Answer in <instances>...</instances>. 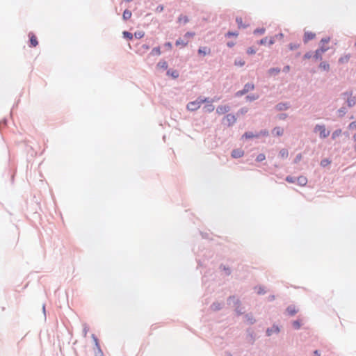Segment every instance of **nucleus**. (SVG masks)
<instances>
[{
  "mask_svg": "<svg viewBox=\"0 0 356 356\" xmlns=\"http://www.w3.org/2000/svg\"><path fill=\"white\" fill-rule=\"evenodd\" d=\"M209 99L207 98H202L199 97L195 101L191 102L187 104V109L191 111H195L200 108L201 105L203 103L208 102Z\"/></svg>",
  "mask_w": 356,
  "mask_h": 356,
  "instance_id": "obj_1",
  "label": "nucleus"
},
{
  "mask_svg": "<svg viewBox=\"0 0 356 356\" xmlns=\"http://www.w3.org/2000/svg\"><path fill=\"white\" fill-rule=\"evenodd\" d=\"M236 121V118L233 114H227L222 119V123L227 127L233 125Z\"/></svg>",
  "mask_w": 356,
  "mask_h": 356,
  "instance_id": "obj_2",
  "label": "nucleus"
},
{
  "mask_svg": "<svg viewBox=\"0 0 356 356\" xmlns=\"http://www.w3.org/2000/svg\"><path fill=\"white\" fill-rule=\"evenodd\" d=\"M314 131L319 132L320 137L325 138L330 135V131H327L324 125H316Z\"/></svg>",
  "mask_w": 356,
  "mask_h": 356,
  "instance_id": "obj_3",
  "label": "nucleus"
},
{
  "mask_svg": "<svg viewBox=\"0 0 356 356\" xmlns=\"http://www.w3.org/2000/svg\"><path fill=\"white\" fill-rule=\"evenodd\" d=\"M254 89V85L252 83H248L245 85L244 88L242 90H240L237 92V95H243L245 93L248 92L249 91H251Z\"/></svg>",
  "mask_w": 356,
  "mask_h": 356,
  "instance_id": "obj_4",
  "label": "nucleus"
},
{
  "mask_svg": "<svg viewBox=\"0 0 356 356\" xmlns=\"http://www.w3.org/2000/svg\"><path fill=\"white\" fill-rule=\"evenodd\" d=\"M230 110V107L227 105H220L218 106L216 108V113L218 115H223L229 112Z\"/></svg>",
  "mask_w": 356,
  "mask_h": 356,
  "instance_id": "obj_5",
  "label": "nucleus"
},
{
  "mask_svg": "<svg viewBox=\"0 0 356 356\" xmlns=\"http://www.w3.org/2000/svg\"><path fill=\"white\" fill-rule=\"evenodd\" d=\"M330 38H323L321 41V46L318 49H320L321 51L323 52V54L329 49V47L325 46V44H327L330 42Z\"/></svg>",
  "mask_w": 356,
  "mask_h": 356,
  "instance_id": "obj_6",
  "label": "nucleus"
},
{
  "mask_svg": "<svg viewBox=\"0 0 356 356\" xmlns=\"http://www.w3.org/2000/svg\"><path fill=\"white\" fill-rule=\"evenodd\" d=\"M29 38H30V47H35L38 44V42L37 40L36 36L33 33H30L29 34Z\"/></svg>",
  "mask_w": 356,
  "mask_h": 356,
  "instance_id": "obj_7",
  "label": "nucleus"
},
{
  "mask_svg": "<svg viewBox=\"0 0 356 356\" xmlns=\"http://www.w3.org/2000/svg\"><path fill=\"white\" fill-rule=\"evenodd\" d=\"M244 152L241 149H234L232 152V156L233 158H241L243 156Z\"/></svg>",
  "mask_w": 356,
  "mask_h": 356,
  "instance_id": "obj_8",
  "label": "nucleus"
},
{
  "mask_svg": "<svg viewBox=\"0 0 356 356\" xmlns=\"http://www.w3.org/2000/svg\"><path fill=\"white\" fill-rule=\"evenodd\" d=\"M198 53L203 56L209 55L211 54V49L207 47H202L199 48Z\"/></svg>",
  "mask_w": 356,
  "mask_h": 356,
  "instance_id": "obj_9",
  "label": "nucleus"
},
{
  "mask_svg": "<svg viewBox=\"0 0 356 356\" xmlns=\"http://www.w3.org/2000/svg\"><path fill=\"white\" fill-rule=\"evenodd\" d=\"M283 133H284V129L282 127H275L272 131V134L275 136H280L283 134Z\"/></svg>",
  "mask_w": 356,
  "mask_h": 356,
  "instance_id": "obj_10",
  "label": "nucleus"
},
{
  "mask_svg": "<svg viewBox=\"0 0 356 356\" xmlns=\"http://www.w3.org/2000/svg\"><path fill=\"white\" fill-rule=\"evenodd\" d=\"M296 181H297L298 184H299L300 186H304L307 183V179L306 177L300 176L297 178Z\"/></svg>",
  "mask_w": 356,
  "mask_h": 356,
  "instance_id": "obj_11",
  "label": "nucleus"
},
{
  "mask_svg": "<svg viewBox=\"0 0 356 356\" xmlns=\"http://www.w3.org/2000/svg\"><path fill=\"white\" fill-rule=\"evenodd\" d=\"M213 101H209L207 103H210L204 106L205 112L211 113L214 111V106L212 104Z\"/></svg>",
  "mask_w": 356,
  "mask_h": 356,
  "instance_id": "obj_12",
  "label": "nucleus"
},
{
  "mask_svg": "<svg viewBox=\"0 0 356 356\" xmlns=\"http://www.w3.org/2000/svg\"><path fill=\"white\" fill-rule=\"evenodd\" d=\"M350 58V54H345L343 56H342L339 59V63L340 64H345V63H347L349 60Z\"/></svg>",
  "mask_w": 356,
  "mask_h": 356,
  "instance_id": "obj_13",
  "label": "nucleus"
},
{
  "mask_svg": "<svg viewBox=\"0 0 356 356\" xmlns=\"http://www.w3.org/2000/svg\"><path fill=\"white\" fill-rule=\"evenodd\" d=\"M286 312L290 316H293L297 313L298 309L295 306L290 305L287 307Z\"/></svg>",
  "mask_w": 356,
  "mask_h": 356,
  "instance_id": "obj_14",
  "label": "nucleus"
},
{
  "mask_svg": "<svg viewBox=\"0 0 356 356\" xmlns=\"http://www.w3.org/2000/svg\"><path fill=\"white\" fill-rule=\"evenodd\" d=\"M315 33H312V32H306L305 33V36H304V40L305 42H307L310 40H312L315 38Z\"/></svg>",
  "mask_w": 356,
  "mask_h": 356,
  "instance_id": "obj_15",
  "label": "nucleus"
},
{
  "mask_svg": "<svg viewBox=\"0 0 356 356\" xmlns=\"http://www.w3.org/2000/svg\"><path fill=\"white\" fill-rule=\"evenodd\" d=\"M132 14L131 12L129 10H125L122 15V18L124 20H127L131 18Z\"/></svg>",
  "mask_w": 356,
  "mask_h": 356,
  "instance_id": "obj_16",
  "label": "nucleus"
},
{
  "mask_svg": "<svg viewBox=\"0 0 356 356\" xmlns=\"http://www.w3.org/2000/svg\"><path fill=\"white\" fill-rule=\"evenodd\" d=\"M319 67L325 71H328L330 70V65L327 62L321 63Z\"/></svg>",
  "mask_w": 356,
  "mask_h": 356,
  "instance_id": "obj_17",
  "label": "nucleus"
},
{
  "mask_svg": "<svg viewBox=\"0 0 356 356\" xmlns=\"http://www.w3.org/2000/svg\"><path fill=\"white\" fill-rule=\"evenodd\" d=\"M161 52L160 47H155V48H154V49L152 50V51H151V53H150V55H152V56H155V55H156V56H160V55H161Z\"/></svg>",
  "mask_w": 356,
  "mask_h": 356,
  "instance_id": "obj_18",
  "label": "nucleus"
},
{
  "mask_svg": "<svg viewBox=\"0 0 356 356\" xmlns=\"http://www.w3.org/2000/svg\"><path fill=\"white\" fill-rule=\"evenodd\" d=\"M188 43V40H183L181 39H179L176 41V45L177 46H182V47H186Z\"/></svg>",
  "mask_w": 356,
  "mask_h": 356,
  "instance_id": "obj_19",
  "label": "nucleus"
},
{
  "mask_svg": "<svg viewBox=\"0 0 356 356\" xmlns=\"http://www.w3.org/2000/svg\"><path fill=\"white\" fill-rule=\"evenodd\" d=\"M236 22L239 28H245L247 26L243 23V19L241 17H236Z\"/></svg>",
  "mask_w": 356,
  "mask_h": 356,
  "instance_id": "obj_20",
  "label": "nucleus"
},
{
  "mask_svg": "<svg viewBox=\"0 0 356 356\" xmlns=\"http://www.w3.org/2000/svg\"><path fill=\"white\" fill-rule=\"evenodd\" d=\"M234 65L238 67H242L245 65V61L241 58L236 59L234 61Z\"/></svg>",
  "mask_w": 356,
  "mask_h": 356,
  "instance_id": "obj_21",
  "label": "nucleus"
},
{
  "mask_svg": "<svg viewBox=\"0 0 356 356\" xmlns=\"http://www.w3.org/2000/svg\"><path fill=\"white\" fill-rule=\"evenodd\" d=\"M323 53L321 51L320 49H317L316 51H315V54H314V58L316 59V60H318V59H321L322 58V56H323Z\"/></svg>",
  "mask_w": 356,
  "mask_h": 356,
  "instance_id": "obj_22",
  "label": "nucleus"
},
{
  "mask_svg": "<svg viewBox=\"0 0 356 356\" xmlns=\"http://www.w3.org/2000/svg\"><path fill=\"white\" fill-rule=\"evenodd\" d=\"M159 68L167 69L168 63L165 61H160L157 64Z\"/></svg>",
  "mask_w": 356,
  "mask_h": 356,
  "instance_id": "obj_23",
  "label": "nucleus"
},
{
  "mask_svg": "<svg viewBox=\"0 0 356 356\" xmlns=\"http://www.w3.org/2000/svg\"><path fill=\"white\" fill-rule=\"evenodd\" d=\"M288 154H289V152H288V150L286 149H282L280 152V155L282 158H286L288 156Z\"/></svg>",
  "mask_w": 356,
  "mask_h": 356,
  "instance_id": "obj_24",
  "label": "nucleus"
},
{
  "mask_svg": "<svg viewBox=\"0 0 356 356\" xmlns=\"http://www.w3.org/2000/svg\"><path fill=\"white\" fill-rule=\"evenodd\" d=\"M149 49V47L147 44H143L141 46L139 51H140V54L145 53V51H148Z\"/></svg>",
  "mask_w": 356,
  "mask_h": 356,
  "instance_id": "obj_25",
  "label": "nucleus"
},
{
  "mask_svg": "<svg viewBox=\"0 0 356 356\" xmlns=\"http://www.w3.org/2000/svg\"><path fill=\"white\" fill-rule=\"evenodd\" d=\"M123 35H124V38H128L129 40H131L133 38L132 33H130V32H128V31H124L123 32Z\"/></svg>",
  "mask_w": 356,
  "mask_h": 356,
  "instance_id": "obj_26",
  "label": "nucleus"
},
{
  "mask_svg": "<svg viewBox=\"0 0 356 356\" xmlns=\"http://www.w3.org/2000/svg\"><path fill=\"white\" fill-rule=\"evenodd\" d=\"M255 136L252 134V133H250V132H246L243 134V138H245L247 139L248 138H254Z\"/></svg>",
  "mask_w": 356,
  "mask_h": 356,
  "instance_id": "obj_27",
  "label": "nucleus"
},
{
  "mask_svg": "<svg viewBox=\"0 0 356 356\" xmlns=\"http://www.w3.org/2000/svg\"><path fill=\"white\" fill-rule=\"evenodd\" d=\"M341 129L336 130L335 131L333 132L332 137L333 139H334L337 137L341 135Z\"/></svg>",
  "mask_w": 356,
  "mask_h": 356,
  "instance_id": "obj_28",
  "label": "nucleus"
},
{
  "mask_svg": "<svg viewBox=\"0 0 356 356\" xmlns=\"http://www.w3.org/2000/svg\"><path fill=\"white\" fill-rule=\"evenodd\" d=\"M194 35H195V33H194L187 32V33L184 35V38H186V40H188V41H189V39H190L191 38H193Z\"/></svg>",
  "mask_w": 356,
  "mask_h": 356,
  "instance_id": "obj_29",
  "label": "nucleus"
},
{
  "mask_svg": "<svg viewBox=\"0 0 356 356\" xmlns=\"http://www.w3.org/2000/svg\"><path fill=\"white\" fill-rule=\"evenodd\" d=\"M179 22L184 23H187L188 22V19L186 16H181L179 17Z\"/></svg>",
  "mask_w": 356,
  "mask_h": 356,
  "instance_id": "obj_30",
  "label": "nucleus"
},
{
  "mask_svg": "<svg viewBox=\"0 0 356 356\" xmlns=\"http://www.w3.org/2000/svg\"><path fill=\"white\" fill-rule=\"evenodd\" d=\"M293 326L296 328V329H299L301 326V324L300 323L299 321H294L293 322Z\"/></svg>",
  "mask_w": 356,
  "mask_h": 356,
  "instance_id": "obj_31",
  "label": "nucleus"
},
{
  "mask_svg": "<svg viewBox=\"0 0 356 356\" xmlns=\"http://www.w3.org/2000/svg\"><path fill=\"white\" fill-rule=\"evenodd\" d=\"M286 180L289 182V183H294L296 181L297 179H296L295 177H287L286 178Z\"/></svg>",
  "mask_w": 356,
  "mask_h": 356,
  "instance_id": "obj_32",
  "label": "nucleus"
},
{
  "mask_svg": "<svg viewBox=\"0 0 356 356\" xmlns=\"http://www.w3.org/2000/svg\"><path fill=\"white\" fill-rule=\"evenodd\" d=\"M278 110H284L287 108V106L284 104H280L277 106Z\"/></svg>",
  "mask_w": 356,
  "mask_h": 356,
  "instance_id": "obj_33",
  "label": "nucleus"
},
{
  "mask_svg": "<svg viewBox=\"0 0 356 356\" xmlns=\"http://www.w3.org/2000/svg\"><path fill=\"white\" fill-rule=\"evenodd\" d=\"M92 338L94 339V341H95V343L97 348L99 350L100 347H99V343H98L97 338L94 334H92Z\"/></svg>",
  "mask_w": 356,
  "mask_h": 356,
  "instance_id": "obj_34",
  "label": "nucleus"
},
{
  "mask_svg": "<svg viewBox=\"0 0 356 356\" xmlns=\"http://www.w3.org/2000/svg\"><path fill=\"white\" fill-rule=\"evenodd\" d=\"M265 29H257L254 31V33L256 34V33H259V34H264L265 33Z\"/></svg>",
  "mask_w": 356,
  "mask_h": 356,
  "instance_id": "obj_35",
  "label": "nucleus"
},
{
  "mask_svg": "<svg viewBox=\"0 0 356 356\" xmlns=\"http://www.w3.org/2000/svg\"><path fill=\"white\" fill-rule=\"evenodd\" d=\"M134 35L137 38H141L143 37L144 33L143 32H138V33L136 32L134 33Z\"/></svg>",
  "mask_w": 356,
  "mask_h": 356,
  "instance_id": "obj_36",
  "label": "nucleus"
},
{
  "mask_svg": "<svg viewBox=\"0 0 356 356\" xmlns=\"http://www.w3.org/2000/svg\"><path fill=\"white\" fill-rule=\"evenodd\" d=\"M255 52H256V50L254 49V48H252V47H250L247 50V53L248 54H254Z\"/></svg>",
  "mask_w": 356,
  "mask_h": 356,
  "instance_id": "obj_37",
  "label": "nucleus"
},
{
  "mask_svg": "<svg viewBox=\"0 0 356 356\" xmlns=\"http://www.w3.org/2000/svg\"><path fill=\"white\" fill-rule=\"evenodd\" d=\"M348 104L349 106H353L355 104V101L354 99H350L348 100Z\"/></svg>",
  "mask_w": 356,
  "mask_h": 356,
  "instance_id": "obj_38",
  "label": "nucleus"
},
{
  "mask_svg": "<svg viewBox=\"0 0 356 356\" xmlns=\"http://www.w3.org/2000/svg\"><path fill=\"white\" fill-rule=\"evenodd\" d=\"M280 70H277L275 68H273L271 69L270 71H269V73L270 74H276L277 72H279Z\"/></svg>",
  "mask_w": 356,
  "mask_h": 356,
  "instance_id": "obj_39",
  "label": "nucleus"
},
{
  "mask_svg": "<svg viewBox=\"0 0 356 356\" xmlns=\"http://www.w3.org/2000/svg\"><path fill=\"white\" fill-rule=\"evenodd\" d=\"M349 129H356V122H353L349 124Z\"/></svg>",
  "mask_w": 356,
  "mask_h": 356,
  "instance_id": "obj_40",
  "label": "nucleus"
},
{
  "mask_svg": "<svg viewBox=\"0 0 356 356\" xmlns=\"http://www.w3.org/2000/svg\"><path fill=\"white\" fill-rule=\"evenodd\" d=\"M237 35H238V33H234V32H230L229 31V32H228L227 33V36H229V37H230V36H237Z\"/></svg>",
  "mask_w": 356,
  "mask_h": 356,
  "instance_id": "obj_41",
  "label": "nucleus"
},
{
  "mask_svg": "<svg viewBox=\"0 0 356 356\" xmlns=\"http://www.w3.org/2000/svg\"><path fill=\"white\" fill-rule=\"evenodd\" d=\"M172 76L174 78H177V77H178V76H179V73H178L177 71H174V72H172Z\"/></svg>",
  "mask_w": 356,
  "mask_h": 356,
  "instance_id": "obj_42",
  "label": "nucleus"
},
{
  "mask_svg": "<svg viewBox=\"0 0 356 356\" xmlns=\"http://www.w3.org/2000/svg\"><path fill=\"white\" fill-rule=\"evenodd\" d=\"M259 161H263L265 159V156L264 154L259 155L257 158Z\"/></svg>",
  "mask_w": 356,
  "mask_h": 356,
  "instance_id": "obj_43",
  "label": "nucleus"
},
{
  "mask_svg": "<svg viewBox=\"0 0 356 356\" xmlns=\"http://www.w3.org/2000/svg\"><path fill=\"white\" fill-rule=\"evenodd\" d=\"M165 46L167 47L169 49L172 48V44L170 42H166Z\"/></svg>",
  "mask_w": 356,
  "mask_h": 356,
  "instance_id": "obj_44",
  "label": "nucleus"
},
{
  "mask_svg": "<svg viewBox=\"0 0 356 356\" xmlns=\"http://www.w3.org/2000/svg\"><path fill=\"white\" fill-rule=\"evenodd\" d=\"M314 356H321V354L318 350H315L314 352Z\"/></svg>",
  "mask_w": 356,
  "mask_h": 356,
  "instance_id": "obj_45",
  "label": "nucleus"
},
{
  "mask_svg": "<svg viewBox=\"0 0 356 356\" xmlns=\"http://www.w3.org/2000/svg\"><path fill=\"white\" fill-rule=\"evenodd\" d=\"M304 57H305V58H311V54H310L309 53H307V54H306L304 56Z\"/></svg>",
  "mask_w": 356,
  "mask_h": 356,
  "instance_id": "obj_46",
  "label": "nucleus"
},
{
  "mask_svg": "<svg viewBox=\"0 0 356 356\" xmlns=\"http://www.w3.org/2000/svg\"><path fill=\"white\" fill-rule=\"evenodd\" d=\"M302 159V155L301 154H298L297 156H296V161H300V159Z\"/></svg>",
  "mask_w": 356,
  "mask_h": 356,
  "instance_id": "obj_47",
  "label": "nucleus"
},
{
  "mask_svg": "<svg viewBox=\"0 0 356 356\" xmlns=\"http://www.w3.org/2000/svg\"><path fill=\"white\" fill-rule=\"evenodd\" d=\"M234 45V43L232 42H229L227 43V46L229 47H232Z\"/></svg>",
  "mask_w": 356,
  "mask_h": 356,
  "instance_id": "obj_48",
  "label": "nucleus"
},
{
  "mask_svg": "<svg viewBox=\"0 0 356 356\" xmlns=\"http://www.w3.org/2000/svg\"><path fill=\"white\" fill-rule=\"evenodd\" d=\"M88 330V328L87 327H85V328H84V336H86Z\"/></svg>",
  "mask_w": 356,
  "mask_h": 356,
  "instance_id": "obj_49",
  "label": "nucleus"
},
{
  "mask_svg": "<svg viewBox=\"0 0 356 356\" xmlns=\"http://www.w3.org/2000/svg\"><path fill=\"white\" fill-rule=\"evenodd\" d=\"M273 328H274L273 332H279V327H275ZM270 332H273V330H271Z\"/></svg>",
  "mask_w": 356,
  "mask_h": 356,
  "instance_id": "obj_50",
  "label": "nucleus"
},
{
  "mask_svg": "<svg viewBox=\"0 0 356 356\" xmlns=\"http://www.w3.org/2000/svg\"><path fill=\"white\" fill-rule=\"evenodd\" d=\"M289 66L287 65V66L284 67V72H289Z\"/></svg>",
  "mask_w": 356,
  "mask_h": 356,
  "instance_id": "obj_51",
  "label": "nucleus"
},
{
  "mask_svg": "<svg viewBox=\"0 0 356 356\" xmlns=\"http://www.w3.org/2000/svg\"><path fill=\"white\" fill-rule=\"evenodd\" d=\"M224 270L227 271V274H229L230 273V271H229V268H227L225 267H224Z\"/></svg>",
  "mask_w": 356,
  "mask_h": 356,
  "instance_id": "obj_52",
  "label": "nucleus"
},
{
  "mask_svg": "<svg viewBox=\"0 0 356 356\" xmlns=\"http://www.w3.org/2000/svg\"><path fill=\"white\" fill-rule=\"evenodd\" d=\"M265 40H266V39H262V40H261L259 43H260V44H263V43L264 42Z\"/></svg>",
  "mask_w": 356,
  "mask_h": 356,
  "instance_id": "obj_53",
  "label": "nucleus"
},
{
  "mask_svg": "<svg viewBox=\"0 0 356 356\" xmlns=\"http://www.w3.org/2000/svg\"><path fill=\"white\" fill-rule=\"evenodd\" d=\"M159 10H163V6H159V7H158V9H159Z\"/></svg>",
  "mask_w": 356,
  "mask_h": 356,
  "instance_id": "obj_54",
  "label": "nucleus"
},
{
  "mask_svg": "<svg viewBox=\"0 0 356 356\" xmlns=\"http://www.w3.org/2000/svg\"><path fill=\"white\" fill-rule=\"evenodd\" d=\"M353 138H354L355 141H356V134L353 136Z\"/></svg>",
  "mask_w": 356,
  "mask_h": 356,
  "instance_id": "obj_55",
  "label": "nucleus"
},
{
  "mask_svg": "<svg viewBox=\"0 0 356 356\" xmlns=\"http://www.w3.org/2000/svg\"><path fill=\"white\" fill-rule=\"evenodd\" d=\"M355 151H356V145H355Z\"/></svg>",
  "mask_w": 356,
  "mask_h": 356,
  "instance_id": "obj_56",
  "label": "nucleus"
}]
</instances>
